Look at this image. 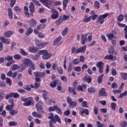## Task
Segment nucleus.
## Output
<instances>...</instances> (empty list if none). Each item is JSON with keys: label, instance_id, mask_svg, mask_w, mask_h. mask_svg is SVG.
<instances>
[{"label": "nucleus", "instance_id": "nucleus-1", "mask_svg": "<svg viewBox=\"0 0 127 127\" xmlns=\"http://www.w3.org/2000/svg\"><path fill=\"white\" fill-rule=\"evenodd\" d=\"M48 119L51 120L49 122H54V124H56L58 122L59 124H61V119H60V117H59L58 115H55L54 117V114L53 113L49 114Z\"/></svg>", "mask_w": 127, "mask_h": 127}, {"label": "nucleus", "instance_id": "nucleus-2", "mask_svg": "<svg viewBox=\"0 0 127 127\" xmlns=\"http://www.w3.org/2000/svg\"><path fill=\"white\" fill-rule=\"evenodd\" d=\"M66 101L68 104L69 108L71 109H74L76 106H77V102L76 101H73L71 97L67 96L66 97Z\"/></svg>", "mask_w": 127, "mask_h": 127}, {"label": "nucleus", "instance_id": "nucleus-3", "mask_svg": "<svg viewBox=\"0 0 127 127\" xmlns=\"http://www.w3.org/2000/svg\"><path fill=\"white\" fill-rule=\"evenodd\" d=\"M40 1L43 3L44 5H45L48 8H52L53 7V4H52V1L50 0H40Z\"/></svg>", "mask_w": 127, "mask_h": 127}, {"label": "nucleus", "instance_id": "nucleus-4", "mask_svg": "<svg viewBox=\"0 0 127 127\" xmlns=\"http://www.w3.org/2000/svg\"><path fill=\"white\" fill-rule=\"evenodd\" d=\"M21 101L25 102V103H23V106L25 107H28V106H31L32 105V98L29 97L28 98H21Z\"/></svg>", "mask_w": 127, "mask_h": 127}, {"label": "nucleus", "instance_id": "nucleus-5", "mask_svg": "<svg viewBox=\"0 0 127 127\" xmlns=\"http://www.w3.org/2000/svg\"><path fill=\"white\" fill-rule=\"evenodd\" d=\"M9 98H14L16 99V98H19V94L17 93L12 92L9 95H6L5 97V100H8Z\"/></svg>", "mask_w": 127, "mask_h": 127}, {"label": "nucleus", "instance_id": "nucleus-6", "mask_svg": "<svg viewBox=\"0 0 127 127\" xmlns=\"http://www.w3.org/2000/svg\"><path fill=\"white\" fill-rule=\"evenodd\" d=\"M51 12L52 13L51 16L52 19H57L59 17V13L55 9H52Z\"/></svg>", "mask_w": 127, "mask_h": 127}, {"label": "nucleus", "instance_id": "nucleus-7", "mask_svg": "<svg viewBox=\"0 0 127 127\" xmlns=\"http://www.w3.org/2000/svg\"><path fill=\"white\" fill-rule=\"evenodd\" d=\"M43 104L44 103L42 101L40 100L38 101V102L36 104L37 111H42V110H43V107H42Z\"/></svg>", "mask_w": 127, "mask_h": 127}, {"label": "nucleus", "instance_id": "nucleus-8", "mask_svg": "<svg viewBox=\"0 0 127 127\" xmlns=\"http://www.w3.org/2000/svg\"><path fill=\"white\" fill-rule=\"evenodd\" d=\"M88 36V34H82L81 36V44L82 45H84L87 41H88V40L87 39V37Z\"/></svg>", "mask_w": 127, "mask_h": 127}, {"label": "nucleus", "instance_id": "nucleus-9", "mask_svg": "<svg viewBox=\"0 0 127 127\" xmlns=\"http://www.w3.org/2000/svg\"><path fill=\"white\" fill-rule=\"evenodd\" d=\"M87 49V46L84 45L76 49V53H85L86 49Z\"/></svg>", "mask_w": 127, "mask_h": 127}, {"label": "nucleus", "instance_id": "nucleus-10", "mask_svg": "<svg viewBox=\"0 0 127 127\" xmlns=\"http://www.w3.org/2000/svg\"><path fill=\"white\" fill-rule=\"evenodd\" d=\"M99 96L100 97H102V96H104V97H107L108 96V94L106 92V88H102L101 89V90H99Z\"/></svg>", "mask_w": 127, "mask_h": 127}, {"label": "nucleus", "instance_id": "nucleus-11", "mask_svg": "<svg viewBox=\"0 0 127 127\" xmlns=\"http://www.w3.org/2000/svg\"><path fill=\"white\" fill-rule=\"evenodd\" d=\"M32 62H31L30 59H25L22 64L23 65H24L26 68H27L28 66H29L32 64Z\"/></svg>", "mask_w": 127, "mask_h": 127}, {"label": "nucleus", "instance_id": "nucleus-12", "mask_svg": "<svg viewBox=\"0 0 127 127\" xmlns=\"http://www.w3.org/2000/svg\"><path fill=\"white\" fill-rule=\"evenodd\" d=\"M76 81L74 82L73 86H74V88H72V87H68V91L69 93H73V95H76V91H75V90H76Z\"/></svg>", "mask_w": 127, "mask_h": 127}, {"label": "nucleus", "instance_id": "nucleus-13", "mask_svg": "<svg viewBox=\"0 0 127 127\" xmlns=\"http://www.w3.org/2000/svg\"><path fill=\"white\" fill-rule=\"evenodd\" d=\"M78 110L80 113L81 114V115H83L84 114H85V115H87V116L89 115V110L87 109H84V108H79Z\"/></svg>", "mask_w": 127, "mask_h": 127}, {"label": "nucleus", "instance_id": "nucleus-14", "mask_svg": "<svg viewBox=\"0 0 127 127\" xmlns=\"http://www.w3.org/2000/svg\"><path fill=\"white\" fill-rule=\"evenodd\" d=\"M28 51L31 53H36L38 51V48L36 47H30L28 49Z\"/></svg>", "mask_w": 127, "mask_h": 127}, {"label": "nucleus", "instance_id": "nucleus-15", "mask_svg": "<svg viewBox=\"0 0 127 127\" xmlns=\"http://www.w3.org/2000/svg\"><path fill=\"white\" fill-rule=\"evenodd\" d=\"M29 24L30 27H34L36 25V20L34 19H31L29 21Z\"/></svg>", "mask_w": 127, "mask_h": 127}, {"label": "nucleus", "instance_id": "nucleus-16", "mask_svg": "<svg viewBox=\"0 0 127 127\" xmlns=\"http://www.w3.org/2000/svg\"><path fill=\"white\" fill-rule=\"evenodd\" d=\"M51 56H52V55L51 54L48 53V51L47 53L45 54L44 56H43L42 58L44 60H48V59H50V58H51Z\"/></svg>", "mask_w": 127, "mask_h": 127}, {"label": "nucleus", "instance_id": "nucleus-17", "mask_svg": "<svg viewBox=\"0 0 127 127\" xmlns=\"http://www.w3.org/2000/svg\"><path fill=\"white\" fill-rule=\"evenodd\" d=\"M29 10L31 13H33L35 11V6L34 3L31 2L29 6Z\"/></svg>", "mask_w": 127, "mask_h": 127}, {"label": "nucleus", "instance_id": "nucleus-18", "mask_svg": "<svg viewBox=\"0 0 127 127\" xmlns=\"http://www.w3.org/2000/svg\"><path fill=\"white\" fill-rule=\"evenodd\" d=\"M104 59H108V60H113V61H115V60H117V58L116 56L113 57V55H110L105 56Z\"/></svg>", "mask_w": 127, "mask_h": 127}, {"label": "nucleus", "instance_id": "nucleus-19", "mask_svg": "<svg viewBox=\"0 0 127 127\" xmlns=\"http://www.w3.org/2000/svg\"><path fill=\"white\" fill-rule=\"evenodd\" d=\"M13 35V32L12 31H8L4 33V36L9 38L11 35Z\"/></svg>", "mask_w": 127, "mask_h": 127}, {"label": "nucleus", "instance_id": "nucleus-20", "mask_svg": "<svg viewBox=\"0 0 127 127\" xmlns=\"http://www.w3.org/2000/svg\"><path fill=\"white\" fill-rule=\"evenodd\" d=\"M32 115L34 118H38V119H41V118H42V115L36 112H32Z\"/></svg>", "mask_w": 127, "mask_h": 127}, {"label": "nucleus", "instance_id": "nucleus-21", "mask_svg": "<svg viewBox=\"0 0 127 127\" xmlns=\"http://www.w3.org/2000/svg\"><path fill=\"white\" fill-rule=\"evenodd\" d=\"M43 93V98L45 100V101H47L48 97H47V96L48 95V92L46 91L45 90H43L42 91Z\"/></svg>", "mask_w": 127, "mask_h": 127}, {"label": "nucleus", "instance_id": "nucleus-22", "mask_svg": "<svg viewBox=\"0 0 127 127\" xmlns=\"http://www.w3.org/2000/svg\"><path fill=\"white\" fill-rule=\"evenodd\" d=\"M33 32V29L31 28V27H29L27 29V32H26L25 34L27 36H29L31 33Z\"/></svg>", "mask_w": 127, "mask_h": 127}, {"label": "nucleus", "instance_id": "nucleus-23", "mask_svg": "<svg viewBox=\"0 0 127 127\" xmlns=\"http://www.w3.org/2000/svg\"><path fill=\"white\" fill-rule=\"evenodd\" d=\"M57 83H60V81H59V80H56L55 81H52L50 84V86L52 88H55L56 87V85L57 84Z\"/></svg>", "mask_w": 127, "mask_h": 127}, {"label": "nucleus", "instance_id": "nucleus-24", "mask_svg": "<svg viewBox=\"0 0 127 127\" xmlns=\"http://www.w3.org/2000/svg\"><path fill=\"white\" fill-rule=\"evenodd\" d=\"M83 80L84 82H87L88 84H90V82H92V78L90 76H85Z\"/></svg>", "mask_w": 127, "mask_h": 127}, {"label": "nucleus", "instance_id": "nucleus-25", "mask_svg": "<svg viewBox=\"0 0 127 127\" xmlns=\"http://www.w3.org/2000/svg\"><path fill=\"white\" fill-rule=\"evenodd\" d=\"M69 3V0H63V9L65 10L66 7H67V4Z\"/></svg>", "mask_w": 127, "mask_h": 127}, {"label": "nucleus", "instance_id": "nucleus-26", "mask_svg": "<svg viewBox=\"0 0 127 127\" xmlns=\"http://www.w3.org/2000/svg\"><path fill=\"white\" fill-rule=\"evenodd\" d=\"M0 39L2 42H3V43H5V44L7 45L9 44L10 42L7 39H5L3 37H0Z\"/></svg>", "mask_w": 127, "mask_h": 127}, {"label": "nucleus", "instance_id": "nucleus-27", "mask_svg": "<svg viewBox=\"0 0 127 127\" xmlns=\"http://www.w3.org/2000/svg\"><path fill=\"white\" fill-rule=\"evenodd\" d=\"M87 91L88 93L94 94V93H96V88H95V87H91L87 89Z\"/></svg>", "mask_w": 127, "mask_h": 127}, {"label": "nucleus", "instance_id": "nucleus-28", "mask_svg": "<svg viewBox=\"0 0 127 127\" xmlns=\"http://www.w3.org/2000/svg\"><path fill=\"white\" fill-rule=\"evenodd\" d=\"M26 67L23 64H22L18 67V70L19 72H22V71H23L24 69H26Z\"/></svg>", "mask_w": 127, "mask_h": 127}, {"label": "nucleus", "instance_id": "nucleus-29", "mask_svg": "<svg viewBox=\"0 0 127 127\" xmlns=\"http://www.w3.org/2000/svg\"><path fill=\"white\" fill-rule=\"evenodd\" d=\"M63 21H64L63 20V17L60 16L58 19L57 21H56V24L59 25V24H60V23H62Z\"/></svg>", "mask_w": 127, "mask_h": 127}, {"label": "nucleus", "instance_id": "nucleus-30", "mask_svg": "<svg viewBox=\"0 0 127 127\" xmlns=\"http://www.w3.org/2000/svg\"><path fill=\"white\" fill-rule=\"evenodd\" d=\"M96 67L97 68H103L104 67V63L102 61H100L96 64Z\"/></svg>", "mask_w": 127, "mask_h": 127}, {"label": "nucleus", "instance_id": "nucleus-31", "mask_svg": "<svg viewBox=\"0 0 127 127\" xmlns=\"http://www.w3.org/2000/svg\"><path fill=\"white\" fill-rule=\"evenodd\" d=\"M8 125L9 127H15V126H17V122L14 121L9 122Z\"/></svg>", "mask_w": 127, "mask_h": 127}, {"label": "nucleus", "instance_id": "nucleus-32", "mask_svg": "<svg viewBox=\"0 0 127 127\" xmlns=\"http://www.w3.org/2000/svg\"><path fill=\"white\" fill-rule=\"evenodd\" d=\"M103 77H104V74H102L99 76H98L97 79V82L98 84H101L102 80H103Z\"/></svg>", "mask_w": 127, "mask_h": 127}, {"label": "nucleus", "instance_id": "nucleus-33", "mask_svg": "<svg viewBox=\"0 0 127 127\" xmlns=\"http://www.w3.org/2000/svg\"><path fill=\"white\" fill-rule=\"evenodd\" d=\"M69 30V29L68 28V27L65 28L63 31L62 34L63 36H66V35L68 33V31Z\"/></svg>", "mask_w": 127, "mask_h": 127}, {"label": "nucleus", "instance_id": "nucleus-34", "mask_svg": "<svg viewBox=\"0 0 127 127\" xmlns=\"http://www.w3.org/2000/svg\"><path fill=\"white\" fill-rule=\"evenodd\" d=\"M55 108L58 114H59L60 115H62V111L61 110V109H60L57 105L55 106Z\"/></svg>", "mask_w": 127, "mask_h": 127}, {"label": "nucleus", "instance_id": "nucleus-35", "mask_svg": "<svg viewBox=\"0 0 127 127\" xmlns=\"http://www.w3.org/2000/svg\"><path fill=\"white\" fill-rule=\"evenodd\" d=\"M8 16L10 19H12V11L10 8L8 9Z\"/></svg>", "mask_w": 127, "mask_h": 127}, {"label": "nucleus", "instance_id": "nucleus-36", "mask_svg": "<svg viewBox=\"0 0 127 127\" xmlns=\"http://www.w3.org/2000/svg\"><path fill=\"white\" fill-rule=\"evenodd\" d=\"M24 10L25 11V14L26 15V16H28V17H29V13H28V7L27 6H25L24 8Z\"/></svg>", "mask_w": 127, "mask_h": 127}, {"label": "nucleus", "instance_id": "nucleus-37", "mask_svg": "<svg viewBox=\"0 0 127 127\" xmlns=\"http://www.w3.org/2000/svg\"><path fill=\"white\" fill-rule=\"evenodd\" d=\"M121 77L123 80H127V73L126 72L121 73Z\"/></svg>", "mask_w": 127, "mask_h": 127}, {"label": "nucleus", "instance_id": "nucleus-38", "mask_svg": "<svg viewBox=\"0 0 127 127\" xmlns=\"http://www.w3.org/2000/svg\"><path fill=\"white\" fill-rule=\"evenodd\" d=\"M13 58L15 60H20L22 58L20 55L16 54L13 56Z\"/></svg>", "mask_w": 127, "mask_h": 127}, {"label": "nucleus", "instance_id": "nucleus-39", "mask_svg": "<svg viewBox=\"0 0 127 127\" xmlns=\"http://www.w3.org/2000/svg\"><path fill=\"white\" fill-rule=\"evenodd\" d=\"M20 54L23 55V56H27V55H28V53H26L23 49H20Z\"/></svg>", "mask_w": 127, "mask_h": 127}, {"label": "nucleus", "instance_id": "nucleus-40", "mask_svg": "<svg viewBox=\"0 0 127 127\" xmlns=\"http://www.w3.org/2000/svg\"><path fill=\"white\" fill-rule=\"evenodd\" d=\"M94 7L99 9L100 8V2L98 1H95L94 2Z\"/></svg>", "mask_w": 127, "mask_h": 127}, {"label": "nucleus", "instance_id": "nucleus-41", "mask_svg": "<svg viewBox=\"0 0 127 127\" xmlns=\"http://www.w3.org/2000/svg\"><path fill=\"white\" fill-rule=\"evenodd\" d=\"M11 69L12 71H15V70H17L18 69V65L17 64H13L11 66Z\"/></svg>", "mask_w": 127, "mask_h": 127}, {"label": "nucleus", "instance_id": "nucleus-42", "mask_svg": "<svg viewBox=\"0 0 127 127\" xmlns=\"http://www.w3.org/2000/svg\"><path fill=\"white\" fill-rule=\"evenodd\" d=\"M47 51H48L46 50H40L39 51V54H40V55H43V56H44L45 54H46Z\"/></svg>", "mask_w": 127, "mask_h": 127}, {"label": "nucleus", "instance_id": "nucleus-43", "mask_svg": "<svg viewBox=\"0 0 127 127\" xmlns=\"http://www.w3.org/2000/svg\"><path fill=\"white\" fill-rule=\"evenodd\" d=\"M98 22H99L100 24H102V23H104V22L105 21L104 19H103L101 16L98 17Z\"/></svg>", "mask_w": 127, "mask_h": 127}, {"label": "nucleus", "instance_id": "nucleus-44", "mask_svg": "<svg viewBox=\"0 0 127 127\" xmlns=\"http://www.w3.org/2000/svg\"><path fill=\"white\" fill-rule=\"evenodd\" d=\"M17 113H18V112L17 111L14 110H11L9 112V114H10V115H11V116H15V115H16V114H17Z\"/></svg>", "mask_w": 127, "mask_h": 127}, {"label": "nucleus", "instance_id": "nucleus-45", "mask_svg": "<svg viewBox=\"0 0 127 127\" xmlns=\"http://www.w3.org/2000/svg\"><path fill=\"white\" fill-rule=\"evenodd\" d=\"M97 127H104L105 124H102L100 121L96 122Z\"/></svg>", "mask_w": 127, "mask_h": 127}, {"label": "nucleus", "instance_id": "nucleus-46", "mask_svg": "<svg viewBox=\"0 0 127 127\" xmlns=\"http://www.w3.org/2000/svg\"><path fill=\"white\" fill-rule=\"evenodd\" d=\"M58 68V64L56 63H53L52 66V69L53 70H57Z\"/></svg>", "mask_w": 127, "mask_h": 127}, {"label": "nucleus", "instance_id": "nucleus-47", "mask_svg": "<svg viewBox=\"0 0 127 127\" xmlns=\"http://www.w3.org/2000/svg\"><path fill=\"white\" fill-rule=\"evenodd\" d=\"M127 126V122L125 121H122L121 124H120V127H126Z\"/></svg>", "mask_w": 127, "mask_h": 127}, {"label": "nucleus", "instance_id": "nucleus-48", "mask_svg": "<svg viewBox=\"0 0 127 127\" xmlns=\"http://www.w3.org/2000/svg\"><path fill=\"white\" fill-rule=\"evenodd\" d=\"M12 82V81L11 80V79H10V78L8 77L6 78V82L7 83V84H8L9 86H11Z\"/></svg>", "mask_w": 127, "mask_h": 127}, {"label": "nucleus", "instance_id": "nucleus-49", "mask_svg": "<svg viewBox=\"0 0 127 127\" xmlns=\"http://www.w3.org/2000/svg\"><path fill=\"white\" fill-rule=\"evenodd\" d=\"M47 44H48V42L40 43L38 44V47H44V46H46Z\"/></svg>", "mask_w": 127, "mask_h": 127}, {"label": "nucleus", "instance_id": "nucleus-50", "mask_svg": "<svg viewBox=\"0 0 127 127\" xmlns=\"http://www.w3.org/2000/svg\"><path fill=\"white\" fill-rule=\"evenodd\" d=\"M57 70H58V72L59 74H60V75L63 74V70L62 69V68H61V66H59Z\"/></svg>", "mask_w": 127, "mask_h": 127}, {"label": "nucleus", "instance_id": "nucleus-51", "mask_svg": "<svg viewBox=\"0 0 127 127\" xmlns=\"http://www.w3.org/2000/svg\"><path fill=\"white\" fill-rule=\"evenodd\" d=\"M61 40V38H57L54 41V45H56L59 43V41Z\"/></svg>", "mask_w": 127, "mask_h": 127}, {"label": "nucleus", "instance_id": "nucleus-52", "mask_svg": "<svg viewBox=\"0 0 127 127\" xmlns=\"http://www.w3.org/2000/svg\"><path fill=\"white\" fill-rule=\"evenodd\" d=\"M81 106L83 108H88L87 103L86 101H83L81 103Z\"/></svg>", "mask_w": 127, "mask_h": 127}, {"label": "nucleus", "instance_id": "nucleus-53", "mask_svg": "<svg viewBox=\"0 0 127 127\" xmlns=\"http://www.w3.org/2000/svg\"><path fill=\"white\" fill-rule=\"evenodd\" d=\"M126 96H127V91H126L124 93H121L120 94L119 97L122 98Z\"/></svg>", "mask_w": 127, "mask_h": 127}, {"label": "nucleus", "instance_id": "nucleus-54", "mask_svg": "<svg viewBox=\"0 0 127 127\" xmlns=\"http://www.w3.org/2000/svg\"><path fill=\"white\" fill-rule=\"evenodd\" d=\"M73 64H79L80 63V60L78 59H74L72 61Z\"/></svg>", "mask_w": 127, "mask_h": 127}, {"label": "nucleus", "instance_id": "nucleus-55", "mask_svg": "<svg viewBox=\"0 0 127 127\" xmlns=\"http://www.w3.org/2000/svg\"><path fill=\"white\" fill-rule=\"evenodd\" d=\"M92 19V16H90L87 18H85L84 19V22H90V20H91V19Z\"/></svg>", "mask_w": 127, "mask_h": 127}, {"label": "nucleus", "instance_id": "nucleus-56", "mask_svg": "<svg viewBox=\"0 0 127 127\" xmlns=\"http://www.w3.org/2000/svg\"><path fill=\"white\" fill-rule=\"evenodd\" d=\"M94 115H98L99 113V108L97 106H95L94 108Z\"/></svg>", "mask_w": 127, "mask_h": 127}, {"label": "nucleus", "instance_id": "nucleus-57", "mask_svg": "<svg viewBox=\"0 0 127 127\" xmlns=\"http://www.w3.org/2000/svg\"><path fill=\"white\" fill-rule=\"evenodd\" d=\"M34 75L35 77L40 78V71H35L34 72Z\"/></svg>", "mask_w": 127, "mask_h": 127}, {"label": "nucleus", "instance_id": "nucleus-58", "mask_svg": "<svg viewBox=\"0 0 127 127\" xmlns=\"http://www.w3.org/2000/svg\"><path fill=\"white\" fill-rule=\"evenodd\" d=\"M107 37L108 39H110V40H112L114 38V34H109L107 36Z\"/></svg>", "mask_w": 127, "mask_h": 127}, {"label": "nucleus", "instance_id": "nucleus-59", "mask_svg": "<svg viewBox=\"0 0 127 127\" xmlns=\"http://www.w3.org/2000/svg\"><path fill=\"white\" fill-rule=\"evenodd\" d=\"M116 106H117V104L115 102L111 103V107L112 109L114 110H116Z\"/></svg>", "mask_w": 127, "mask_h": 127}, {"label": "nucleus", "instance_id": "nucleus-60", "mask_svg": "<svg viewBox=\"0 0 127 127\" xmlns=\"http://www.w3.org/2000/svg\"><path fill=\"white\" fill-rule=\"evenodd\" d=\"M118 19L120 22L123 21L124 20V15L123 14L120 15Z\"/></svg>", "mask_w": 127, "mask_h": 127}, {"label": "nucleus", "instance_id": "nucleus-61", "mask_svg": "<svg viewBox=\"0 0 127 127\" xmlns=\"http://www.w3.org/2000/svg\"><path fill=\"white\" fill-rule=\"evenodd\" d=\"M112 89H117L118 88V84L115 82H113L111 85Z\"/></svg>", "mask_w": 127, "mask_h": 127}, {"label": "nucleus", "instance_id": "nucleus-62", "mask_svg": "<svg viewBox=\"0 0 127 127\" xmlns=\"http://www.w3.org/2000/svg\"><path fill=\"white\" fill-rule=\"evenodd\" d=\"M77 91H81V92H83L84 91V88L82 87L81 85H78L77 87Z\"/></svg>", "mask_w": 127, "mask_h": 127}, {"label": "nucleus", "instance_id": "nucleus-63", "mask_svg": "<svg viewBox=\"0 0 127 127\" xmlns=\"http://www.w3.org/2000/svg\"><path fill=\"white\" fill-rule=\"evenodd\" d=\"M40 87V83H37V82L35 83V85L34 86V89H38L39 87Z\"/></svg>", "mask_w": 127, "mask_h": 127}, {"label": "nucleus", "instance_id": "nucleus-64", "mask_svg": "<svg viewBox=\"0 0 127 127\" xmlns=\"http://www.w3.org/2000/svg\"><path fill=\"white\" fill-rule=\"evenodd\" d=\"M44 27H45V25L40 24V25H38L37 29L39 30V29H43V28H44Z\"/></svg>", "mask_w": 127, "mask_h": 127}]
</instances>
